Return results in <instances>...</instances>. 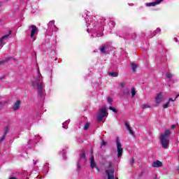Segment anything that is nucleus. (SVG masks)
<instances>
[{
  "instance_id": "obj_13",
  "label": "nucleus",
  "mask_w": 179,
  "mask_h": 179,
  "mask_svg": "<svg viewBox=\"0 0 179 179\" xmlns=\"http://www.w3.org/2000/svg\"><path fill=\"white\" fill-rule=\"evenodd\" d=\"M21 103L22 102L20 100H17V101H15V103L13 107V108L15 111H16V110H19Z\"/></svg>"
},
{
  "instance_id": "obj_37",
  "label": "nucleus",
  "mask_w": 179,
  "mask_h": 179,
  "mask_svg": "<svg viewBox=\"0 0 179 179\" xmlns=\"http://www.w3.org/2000/svg\"><path fill=\"white\" fill-rule=\"evenodd\" d=\"M36 162L34 160V164H36Z\"/></svg>"
},
{
  "instance_id": "obj_31",
  "label": "nucleus",
  "mask_w": 179,
  "mask_h": 179,
  "mask_svg": "<svg viewBox=\"0 0 179 179\" xmlns=\"http://www.w3.org/2000/svg\"><path fill=\"white\" fill-rule=\"evenodd\" d=\"M101 52H103V53H106V47L103 46V47L101 48Z\"/></svg>"
},
{
  "instance_id": "obj_16",
  "label": "nucleus",
  "mask_w": 179,
  "mask_h": 179,
  "mask_svg": "<svg viewBox=\"0 0 179 179\" xmlns=\"http://www.w3.org/2000/svg\"><path fill=\"white\" fill-rule=\"evenodd\" d=\"M170 101H176V99L173 100L171 98L169 99V101L164 105V108H168L169 106H170Z\"/></svg>"
},
{
  "instance_id": "obj_30",
  "label": "nucleus",
  "mask_w": 179,
  "mask_h": 179,
  "mask_svg": "<svg viewBox=\"0 0 179 179\" xmlns=\"http://www.w3.org/2000/svg\"><path fill=\"white\" fill-rule=\"evenodd\" d=\"M160 31H162V29H160L159 28H157V29L155 31V34H157L158 33H160Z\"/></svg>"
},
{
  "instance_id": "obj_33",
  "label": "nucleus",
  "mask_w": 179,
  "mask_h": 179,
  "mask_svg": "<svg viewBox=\"0 0 179 179\" xmlns=\"http://www.w3.org/2000/svg\"><path fill=\"white\" fill-rule=\"evenodd\" d=\"M106 144V143L105 141H103V142H102V145H105Z\"/></svg>"
},
{
  "instance_id": "obj_14",
  "label": "nucleus",
  "mask_w": 179,
  "mask_h": 179,
  "mask_svg": "<svg viewBox=\"0 0 179 179\" xmlns=\"http://www.w3.org/2000/svg\"><path fill=\"white\" fill-rule=\"evenodd\" d=\"M125 127L127 131H129L130 134L134 135V131H132V129H131V127H129V124H128V123H125Z\"/></svg>"
},
{
  "instance_id": "obj_26",
  "label": "nucleus",
  "mask_w": 179,
  "mask_h": 179,
  "mask_svg": "<svg viewBox=\"0 0 179 179\" xmlns=\"http://www.w3.org/2000/svg\"><path fill=\"white\" fill-rule=\"evenodd\" d=\"M134 163H135V159L133 157L130 158L129 164L132 166Z\"/></svg>"
},
{
  "instance_id": "obj_22",
  "label": "nucleus",
  "mask_w": 179,
  "mask_h": 179,
  "mask_svg": "<svg viewBox=\"0 0 179 179\" xmlns=\"http://www.w3.org/2000/svg\"><path fill=\"white\" fill-rule=\"evenodd\" d=\"M131 97H134L135 96V94H136V90H135V88H131Z\"/></svg>"
},
{
  "instance_id": "obj_2",
  "label": "nucleus",
  "mask_w": 179,
  "mask_h": 179,
  "mask_svg": "<svg viewBox=\"0 0 179 179\" xmlns=\"http://www.w3.org/2000/svg\"><path fill=\"white\" fill-rule=\"evenodd\" d=\"M171 134V132L170 130H166L165 131L164 134L160 136L159 139L161 141V144L163 149H167V148H169V145L170 143V139L169 138L170 137Z\"/></svg>"
},
{
  "instance_id": "obj_8",
  "label": "nucleus",
  "mask_w": 179,
  "mask_h": 179,
  "mask_svg": "<svg viewBox=\"0 0 179 179\" xmlns=\"http://www.w3.org/2000/svg\"><path fill=\"white\" fill-rule=\"evenodd\" d=\"M55 21H50L48 24V26L50 29V30H52V31L58 30V28L55 24Z\"/></svg>"
},
{
  "instance_id": "obj_9",
  "label": "nucleus",
  "mask_w": 179,
  "mask_h": 179,
  "mask_svg": "<svg viewBox=\"0 0 179 179\" xmlns=\"http://www.w3.org/2000/svg\"><path fill=\"white\" fill-rule=\"evenodd\" d=\"M162 101H163V94H162V93H159L155 97V103H157V104H160Z\"/></svg>"
},
{
  "instance_id": "obj_7",
  "label": "nucleus",
  "mask_w": 179,
  "mask_h": 179,
  "mask_svg": "<svg viewBox=\"0 0 179 179\" xmlns=\"http://www.w3.org/2000/svg\"><path fill=\"white\" fill-rule=\"evenodd\" d=\"M106 174L107 175L108 179H115V176H114V169H107ZM115 179H118V178L116 177Z\"/></svg>"
},
{
  "instance_id": "obj_21",
  "label": "nucleus",
  "mask_w": 179,
  "mask_h": 179,
  "mask_svg": "<svg viewBox=\"0 0 179 179\" xmlns=\"http://www.w3.org/2000/svg\"><path fill=\"white\" fill-rule=\"evenodd\" d=\"M80 159H84L85 162H86V155L85 154V151L81 152Z\"/></svg>"
},
{
  "instance_id": "obj_19",
  "label": "nucleus",
  "mask_w": 179,
  "mask_h": 179,
  "mask_svg": "<svg viewBox=\"0 0 179 179\" xmlns=\"http://www.w3.org/2000/svg\"><path fill=\"white\" fill-rule=\"evenodd\" d=\"M138 68V65L135 63H132L131 64V69L133 71V72H135V71H136V69Z\"/></svg>"
},
{
  "instance_id": "obj_39",
  "label": "nucleus",
  "mask_w": 179,
  "mask_h": 179,
  "mask_svg": "<svg viewBox=\"0 0 179 179\" xmlns=\"http://www.w3.org/2000/svg\"><path fill=\"white\" fill-rule=\"evenodd\" d=\"M1 64H3V62H0V65H1Z\"/></svg>"
},
{
  "instance_id": "obj_15",
  "label": "nucleus",
  "mask_w": 179,
  "mask_h": 179,
  "mask_svg": "<svg viewBox=\"0 0 179 179\" xmlns=\"http://www.w3.org/2000/svg\"><path fill=\"white\" fill-rule=\"evenodd\" d=\"M6 104H8L7 101H0V110H2V108H3V107H5V106H6Z\"/></svg>"
},
{
  "instance_id": "obj_20",
  "label": "nucleus",
  "mask_w": 179,
  "mask_h": 179,
  "mask_svg": "<svg viewBox=\"0 0 179 179\" xmlns=\"http://www.w3.org/2000/svg\"><path fill=\"white\" fill-rule=\"evenodd\" d=\"M110 76H112L113 78H117L118 76V73L117 72H112L109 73Z\"/></svg>"
},
{
  "instance_id": "obj_3",
  "label": "nucleus",
  "mask_w": 179,
  "mask_h": 179,
  "mask_svg": "<svg viewBox=\"0 0 179 179\" xmlns=\"http://www.w3.org/2000/svg\"><path fill=\"white\" fill-rule=\"evenodd\" d=\"M107 115H108V113H107V108H106V106H103L99 109V111L98 113V121H103V120H104V117H107Z\"/></svg>"
},
{
  "instance_id": "obj_24",
  "label": "nucleus",
  "mask_w": 179,
  "mask_h": 179,
  "mask_svg": "<svg viewBox=\"0 0 179 179\" xmlns=\"http://www.w3.org/2000/svg\"><path fill=\"white\" fill-rule=\"evenodd\" d=\"M166 78H168V79H171L172 78H173V74L172 73H166Z\"/></svg>"
},
{
  "instance_id": "obj_29",
  "label": "nucleus",
  "mask_w": 179,
  "mask_h": 179,
  "mask_svg": "<svg viewBox=\"0 0 179 179\" xmlns=\"http://www.w3.org/2000/svg\"><path fill=\"white\" fill-rule=\"evenodd\" d=\"M109 110H111V111H113V113H117V109L113 108L112 106L109 107Z\"/></svg>"
},
{
  "instance_id": "obj_32",
  "label": "nucleus",
  "mask_w": 179,
  "mask_h": 179,
  "mask_svg": "<svg viewBox=\"0 0 179 179\" xmlns=\"http://www.w3.org/2000/svg\"><path fill=\"white\" fill-rule=\"evenodd\" d=\"M176 124H173L171 128V129H174V128H176Z\"/></svg>"
},
{
  "instance_id": "obj_5",
  "label": "nucleus",
  "mask_w": 179,
  "mask_h": 179,
  "mask_svg": "<svg viewBox=\"0 0 179 179\" xmlns=\"http://www.w3.org/2000/svg\"><path fill=\"white\" fill-rule=\"evenodd\" d=\"M116 146L117 150V157L120 159V157L122 156V152L124 149L122 148V145H121V143H120L118 140L116 141Z\"/></svg>"
},
{
  "instance_id": "obj_28",
  "label": "nucleus",
  "mask_w": 179,
  "mask_h": 179,
  "mask_svg": "<svg viewBox=\"0 0 179 179\" xmlns=\"http://www.w3.org/2000/svg\"><path fill=\"white\" fill-rule=\"evenodd\" d=\"M6 137V134H3V136L0 138V143L3 142Z\"/></svg>"
},
{
  "instance_id": "obj_12",
  "label": "nucleus",
  "mask_w": 179,
  "mask_h": 179,
  "mask_svg": "<svg viewBox=\"0 0 179 179\" xmlns=\"http://www.w3.org/2000/svg\"><path fill=\"white\" fill-rule=\"evenodd\" d=\"M152 166L155 168L162 167L163 163L159 160H157L152 163Z\"/></svg>"
},
{
  "instance_id": "obj_36",
  "label": "nucleus",
  "mask_w": 179,
  "mask_h": 179,
  "mask_svg": "<svg viewBox=\"0 0 179 179\" xmlns=\"http://www.w3.org/2000/svg\"><path fill=\"white\" fill-rule=\"evenodd\" d=\"M112 166H113V165H112L111 164H109L108 167L110 168V167H111Z\"/></svg>"
},
{
  "instance_id": "obj_17",
  "label": "nucleus",
  "mask_w": 179,
  "mask_h": 179,
  "mask_svg": "<svg viewBox=\"0 0 179 179\" xmlns=\"http://www.w3.org/2000/svg\"><path fill=\"white\" fill-rule=\"evenodd\" d=\"M141 108L145 110V108H150V104L149 103H143L141 105Z\"/></svg>"
},
{
  "instance_id": "obj_18",
  "label": "nucleus",
  "mask_w": 179,
  "mask_h": 179,
  "mask_svg": "<svg viewBox=\"0 0 179 179\" xmlns=\"http://www.w3.org/2000/svg\"><path fill=\"white\" fill-rule=\"evenodd\" d=\"M69 122H71V120H67L62 124V127H63V128H64V129H68V123Z\"/></svg>"
},
{
  "instance_id": "obj_35",
  "label": "nucleus",
  "mask_w": 179,
  "mask_h": 179,
  "mask_svg": "<svg viewBox=\"0 0 179 179\" xmlns=\"http://www.w3.org/2000/svg\"><path fill=\"white\" fill-rule=\"evenodd\" d=\"M120 86H121V87H124V84H123V83H121V84H120Z\"/></svg>"
},
{
  "instance_id": "obj_25",
  "label": "nucleus",
  "mask_w": 179,
  "mask_h": 179,
  "mask_svg": "<svg viewBox=\"0 0 179 179\" xmlns=\"http://www.w3.org/2000/svg\"><path fill=\"white\" fill-rule=\"evenodd\" d=\"M89 127H90V124L86 123L85 127H84L85 131H87V129H89Z\"/></svg>"
},
{
  "instance_id": "obj_1",
  "label": "nucleus",
  "mask_w": 179,
  "mask_h": 179,
  "mask_svg": "<svg viewBox=\"0 0 179 179\" xmlns=\"http://www.w3.org/2000/svg\"><path fill=\"white\" fill-rule=\"evenodd\" d=\"M32 86L38 91V93L41 97L44 96L45 90L44 89V82L43 81V76L40 73V69H38L36 73L34 76V80L32 81Z\"/></svg>"
},
{
  "instance_id": "obj_23",
  "label": "nucleus",
  "mask_w": 179,
  "mask_h": 179,
  "mask_svg": "<svg viewBox=\"0 0 179 179\" xmlns=\"http://www.w3.org/2000/svg\"><path fill=\"white\" fill-rule=\"evenodd\" d=\"M9 129H10V127L7 126L6 127L5 129H4V135H6L8 134V132H9Z\"/></svg>"
},
{
  "instance_id": "obj_38",
  "label": "nucleus",
  "mask_w": 179,
  "mask_h": 179,
  "mask_svg": "<svg viewBox=\"0 0 179 179\" xmlns=\"http://www.w3.org/2000/svg\"><path fill=\"white\" fill-rule=\"evenodd\" d=\"M177 97H179V94H178V95L176 96V99H177Z\"/></svg>"
},
{
  "instance_id": "obj_34",
  "label": "nucleus",
  "mask_w": 179,
  "mask_h": 179,
  "mask_svg": "<svg viewBox=\"0 0 179 179\" xmlns=\"http://www.w3.org/2000/svg\"><path fill=\"white\" fill-rule=\"evenodd\" d=\"M175 41L177 43V41H178V40L177 39V38H174Z\"/></svg>"
},
{
  "instance_id": "obj_4",
  "label": "nucleus",
  "mask_w": 179,
  "mask_h": 179,
  "mask_svg": "<svg viewBox=\"0 0 179 179\" xmlns=\"http://www.w3.org/2000/svg\"><path fill=\"white\" fill-rule=\"evenodd\" d=\"M12 31H9L8 34L3 36L2 38H0V48H2V45H5L6 43H8V38L9 36H10Z\"/></svg>"
},
{
  "instance_id": "obj_10",
  "label": "nucleus",
  "mask_w": 179,
  "mask_h": 179,
  "mask_svg": "<svg viewBox=\"0 0 179 179\" xmlns=\"http://www.w3.org/2000/svg\"><path fill=\"white\" fill-rule=\"evenodd\" d=\"M91 157L90 158V167L91 169H94L96 167V162H94V157L93 156V151H91Z\"/></svg>"
},
{
  "instance_id": "obj_6",
  "label": "nucleus",
  "mask_w": 179,
  "mask_h": 179,
  "mask_svg": "<svg viewBox=\"0 0 179 179\" xmlns=\"http://www.w3.org/2000/svg\"><path fill=\"white\" fill-rule=\"evenodd\" d=\"M30 27L32 28L31 31V38H32L33 41H35L36 38L34 37V36L38 34V28H37V27H36L35 25H32Z\"/></svg>"
},
{
  "instance_id": "obj_11",
  "label": "nucleus",
  "mask_w": 179,
  "mask_h": 179,
  "mask_svg": "<svg viewBox=\"0 0 179 179\" xmlns=\"http://www.w3.org/2000/svg\"><path fill=\"white\" fill-rule=\"evenodd\" d=\"M163 2V0H156L152 3H146L145 6H156V5H159Z\"/></svg>"
},
{
  "instance_id": "obj_27",
  "label": "nucleus",
  "mask_w": 179,
  "mask_h": 179,
  "mask_svg": "<svg viewBox=\"0 0 179 179\" xmlns=\"http://www.w3.org/2000/svg\"><path fill=\"white\" fill-rule=\"evenodd\" d=\"M107 101L108 103H109V104H111V103H113V99L110 96H108L107 99Z\"/></svg>"
}]
</instances>
